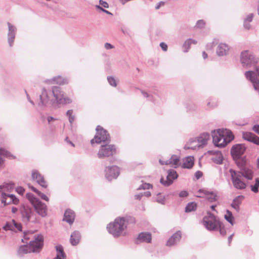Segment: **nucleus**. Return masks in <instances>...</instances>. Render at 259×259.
Wrapping results in <instances>:
<instances>
[{"instance_id":"51","label":"nucleus","mask_w":259,"mask_h":259,"mask_svg":"<svg viewBox=\"0 0 259 259\" xmlns=\"http://www.w3.org/2000/svg\"><path fill=\"white\" fill-rule=\"evenodd\" d=\"M188 195V193L186 191H182L179 194L180 197H186V196H187Z\"/></svg>"},{"instance_id":"43","label":"nucleus","mask_w":259,"mask_h":259,"mask_svg":"<svg viewBox=\"0 0 259 259\" xmlns=\"http://www.w3.org/2000/svg\"><path fill=\"white\" fill-rule=\"evenodd\" d=\"M219 230L220 231V234L224 236L226 235V230L225 229L224 226L222 225L221 222L220 223V227L219 228Z\"/></svg>"},{"instance_id":"24","label":"nucleus","mask_w":259,"mask_h":259,"mask_svg":"<svg viewBox=\"0 0 259 259\" xmlns=\"http://www.w3.org/2000/svg\"><path fill=\"white\" fill-rule=\"evenodd\" d=\"M81 239L80 234L78 231H74L70 236V242L72 245H77Z\"/></svg>"},{"instance_id":"18","label":"nucleus","mask_w":259,"mask_h":259,"mask_svg":"<svg viewBox=\"0 0 259 259\" xmlns=\"http://www.w3.org/2000/svg\"><path fill=\"white\" fill-rule=\"evenodd\" d=\"M258 68H256L255 72L254 71H248L244 74L246 79L250 81L253 84L259 81V76L257 72V70Z\"/></svg>"},{"instance_id":"20","label":"nucleus","mask_w":259,"mask_h":259,"mask_svg":"<svg viewBox=\"0 0 259 259\" xmlns=\"http://www.w3.org/2000/svg\"><path fill=\"white\" fill-rule=\"evenodd\" d=\"M159 162L162 165H171L175 167H177L179 165L180 159L177 156L172 155L169 160L166 161L159 160Z\"/></svg>"},{"instance_id":"54","label":"nucleus","mask_w":259,"mask_h":259,"mask_svg":"<svg viewBox=\"0 0 259 259\" xmlns=\"http://www.w3.org/2000/svg\"><path fill=\"white\" fill-rule=\"evenodd\" d=\"M96 7L98 9H100L101 10V11L104 12L105 13H107V14H111L109 12H108V11L103 9L102 7H101L100 6H97Z\"/></svg>"},{"instance_id":"36","label":"nucleus","mask_w":259,"mask_h":259,"mask_svg":"<svg viewBox=\"0 0 259 259\" xmlns=\"http://www.w3.org/2000/svg\"><path fill=\"white\" fill-rule=\"evenodd\" d=\"M225 218L230 224L233 225L234 217L231 211L228 210L226 211V213L225 214Z\"/></svg>"},{"instance_id":"63","label":"nucleus","mask_w":259,"mask_h":259,"mask_svg":"<svg viewBox=\"0 0 259 259\" xmlns=\"http://www.w3.org/2000/svg\"><path fill=\"white\" fill-rule=\"evenodd\" d=\"M232 237H233V235H231L229 237V243H230L232 241Z\"/></svg>"},{"instance_id":"14","label":"nucleus","mask_w":259,"mask_h":259,"mask_svg":"<svg viewBox=\"0 0 259 259\" xmlns=\"http://www.w3.org/2000/svg\"><path fill=\"white\" fill-rule=\"evenodd\" d=\"M105 171L106 176L109 180L116 178L119 175V169L117 166L106 167Z\"/></svg>"},{"instance_id":"52","label":"nucleus","mask_w":259,"mask_h":259,"mask_svg":"<svg viewBox=\"0 0 259 259\" xmlns=\"http://www.w3.org/2000/svg\"><path fill=\"white\" fill-rule=\"evenodd\" d=\"M253 16V15L252 14H250L247 17V18L246 19V21H248V22H251L252 20Z\"/></svg>"},{"instance_id":"50","label":"nucleus","mask_w":259,"mask_h":259,"mask_svg":"<svg viewBox=\"0 0 259 259\" xmlns=\"http://www.w3.org/2000/svg\"><path fill=\"white\" fill-rule=\"evenodd\" d=\"M160 46L161 47V48H162V49L163 51H167V46L165 43L161 42L160 44Z\"/></svg>"},{"instance_id":"58","label":"nucleus","mask_w":259,"mask_h":259,"mask_svg":"<svg viewBox=\"0 0 259 259\" xmlns=\"http://www.w3.org/2000/svg\"><path fill=\"white\" fill-rule=\"evenodd\" d=\"M74 119L75 117L74 116L72 115L71 116L69 117V120L70 123H72L74 121Z\"/></svg>"},{"instance_id":"21","label":"nucleus","mask_w":259,"mask_h":259,"mask_svg":"<svg viewBox=\"0 0 259 259\" xmlns=\"http://www.w3.org/2000/svg\"><path fill=\"white\" fill-rule=\"evenodd\" d=\"M243 138L247 141L253 142V143L259 145V137L252 133H244L243 134Z\"/></svg>"},{"instance_id":"41","label":"nucleus","mask_w":259,"mask_h":259,"mask_svg":"<svg viewBox=\"0 0 259 259\" xmlns=\"http://www.w3.org/2000/svg\"><path fill=\"white\" fill-rule=\"evenodd\" d=\"M9 36V42L10 44V45L11 46L14 42V39H15V33L11 32L9 33L8 34Z\"/></svg>"},{"instance_id":"32","label":"nucleus","mask_w":259,"mask_h":259,"mask_svg":"<svg viewBox=\"0 0 259 259\" xmlns=\"http://www.w3.org/2000/svg\"><path fill=\"white\" fill-rule=\"evenodd\" d=\"M197 41L192 39H188L186 40L183 46V49L184 52H187L190 48V46L192 44H196Z\"/></svg>"},{"instance_id":"48","label":"nucleus","mask_w":259,"mask_h":259,"mask_svg":"<svg viewBox=\"0 0 259 259\" xmlns=\"http://www.w3.org/2000/svg\"><path fill=\"white\" fill-rule=\"evenodd\" d=\"M205 22L203 20H199L197 23V25L198 27H202L204 26Z\"/></svg>"},{"instance_id":"2","label":"nucleus","mask_w":259,"mask_h":259,"mask_svg":"<svg viewBox=\"0 0 259 259\" xmlns=\"http://www.w3.org/2000/svg\"><path fill=\"white\" fill-rule=\"evenodd\" d=\"M127 224L124 218L117 217L107 227L108 231L114 237H118L125 235Z\"/></svg>"},{"instance_id":"19","label":"nucleus","mask_w":259,"mask_h":259,"mask_svg":"<svg viewBox=\"0 0 259 259\" xmlns=\"http://www.w3.org/2000/svg\"><path fill=\"white\" fill-rule=\"evenodd\" d=\"M208 153L212 157L211 160L217 164H221L223 162V156L221 152L220 151H209Z\"/></svg>"},{"instance_id":"9","label":"nucleus","mask_w":259,"mask_h":259,"mask_svg":"<svg viewBox=\"0 0 259 259\" xmlns=\"http://www.w3.org/2000/svg\"><path fill=\"white\" fill-rule=\"evenodd\" d=\"M116 152V149L114 145L106 144L101 146L98 156L100 158L110 157L115 154Z\"/></svg>"},{"instance_id":"27","label":"nucleus","mask_w":259,"mask_h":259,"mask_svg":"<svg viewBox=\"0 0 259 259\" xmlns=\"http://www.w3.org/2000/svg\"><path fill=\"white\" fill-rule=\"evenodd\" d=\"M137 240L140 242L150 243L152 240V236L150 233L142 232L139 235Z\"/></svg>"},{"instance_id":"17","label":"nucleus","mask_w":259,"mask_h":259,"mask_svg":"<svg viewBox=\"0 0 259 259\" xmlns=\"http://www.w3.org/2000/svg\"><path fill=\"white\" fill-rule=\"evenodd\" d=\"M32 178L33 180H35L37 183L44 188L47 187V184L44 178L39 174V172L33 170L32 172Z\"/></svg>"},{"instance_id":"37","label":"nucleus","mask_w":259,"mask_h":259,"mask_svg":"<svg viewBox=\"0 0 259 259\" xmlns=\"http://www.w3.org/2000/svg\"><path fill=\"white\" fill-rule=\"evenodd\" d=\"M2 156L7 157L9 156V154L4 149H0V166L2 165L4 163V160Z\"/></svg>"},{"instance_id":"16","label":"nucleus","mask_w":259,"mask_h":259,"mask_svg":"<svg viewBox=\"0 0 259 259\" xmlns=\"http://www.w3.org/2000/svg\"><path fill=\"white\" fill-rule=\"evenodd\" d=\"M2 202L4 203L5 205L11 203L17 204L19 203V199L16 198L13 195H7L5 193H3Z\"/></svg>"},{"instance_id":"62","label":"nucleus","mask_w":259,"mask_h":259,"mask_svg":"<svg viewBox=\"0 0 259 259\" xmlns=\"http://www.w3.org/2000/svg\"><path fill=\"white\" fill-rule=\"evenodd\" d=\"M54 120V118H53L52 117H49L48 118V121H49V122H51V121H52V120Z\"/></svg>"},{"instance_id":"57","label":"nucleus","mask_w":259,"mask_h":259,"mask_svg":"<svg viewBox=\"0 0 259 259\" xmlns=\"http://www.w3.org/2000/svg\"><path fill=\"white\" fill-rule=\"evenodd\" d=\"M72 114H73V110H69L67 112V115L69 117L71 116L72 115Z\"/></svg>"},{"instance_id":"3","label":"nucleus","mask_w":259,"mask_h":259,"mask_svg":"<svg viewBox=\"0 0 259 259\" xmlns=\"http://www.w3.org/2000/svg\"><path fill=\"white\" fill-rule=\"evenodd\" d=\"M43 245V237L37 236L34 240L30 241L29 244L20 247L18 252L20 254H25L31 252H37Z\"/></svg>"},{"instance_id":"12","label":"nucleus","mask_w":259,"mask_h":259,"mask_svg":"<svg viewBox=\"0 0 259 259\" xmlns=\"http://www.w3.org/2000/svg\"><path fill=\"white\" fill-rule=\"evenodd\" d=\"M198 193L200 195H198V197L205 198L210 202H214L218 199V196L215 192L200 189L199 190Z\"/></svg>"},{"instance_id":"33","label":"nucleus","mask_w":259,"mask_h":259,"mask_svg":"<svg viewBox=\"0 0 259 259\" xmlns=\"http://www.w3.org/2000/svg\"><path fill=\"white\" fill-rule=\"evenodd\" d=\"M40 98L42 104H47L49 101L52 100L48 95V93L46 89L42 90L41 95L40 96Z\"/></svg>"},{"instance_id":"56","label":"nucleus","mask_w":259,"mask_h":259,"mask_svg":"<svg viewBox=\"0 0 259 259\" xmlns=\"http://www.w3.org/2000/svg\"><path fill=\"white\" fill-rule=\"evenodd\" d=\"M164 5V3L163 2H160L158 3L157 6L156 7V9H158L161 6H163Z\"/></svg>"},{"instance_id":"13","label":"nucleus","mask_w":259,"mask_h":259,"mask_svg":"<svg viewBox=\"0 0 259 259\" xmlns=\"http://www.w3.org/2000/svg\"><path fill=\"white\" fill-rule=\"evenodd\" d=\"M245 150L244 146L238 144L233 146L231 149V154L234 159H238L244 153Z\"/></svg>"},{"instance_id":"30","label":"nucleus","mask_w":259,"mask_h":259,"mask_svg":"<svg viewBox=\"0 0 259 259\" xmlns=\"http://www.w3.org/2000/svg\"><path fill=\"white\" fill-rule=\"evenodd\" d=\"M244 199V196L240 195L236 197L233 201L231 206L235 209L237 211L239 209V205L241 203L242 201Z\"/></svg>"},{"instance_id":"25","label":"nucleus","mask_w":259,"mask_h":259,"mask_svg":"<svg viewBox=\"0 0 259 259\" xmlns=\"http://www.w3.org/2000/svg\"><path fill=\"white\" fill-rule=\"evenodd\" d=\"M74 218L75 214L74 212L70 209H68L64 213L63 221H65L70 224H71L74 222Z\"/></svg>"},{"instance_id":"23","label":"nucleus","mask_w":259,"mask_h":259,"mask_svg":"<svg viewBox=\"0 0 259 259\" xmlns=\"http://www.w3.org/2000/svg\"><path fill=\"white\" fill-rule=\"evenodd\" d=\"M194 164V158L192 156H188L183 159L182 167L184 168H191Z\"/></svg>"},{"instance_id":"26","label":"nucleus","mask_w":259,"mask_h":259,"mask_svg":"<svg viewBox=\"0 0 259 259\" xmlns=\"http://www.w3.org/2000/svg\"><path fill=\"white\" fill-rule=\"evenodd\" d=\"M21 213L23 218L26 222H28L30 220L31 216L33 213L32 209L28 207H23L21 210Z\"/></svg>"},{"instance_id":"42","label":"nucleus","mask_w":259,"mask_h":259,"mask_svg":"<svg viewBox=\"0 0 259 259\" xmlns=\"http://www.w3.org/2000/svg\"><path fill=\"white\" fill-rule=\"evenodd\" d=\"M156 201L159 203L164 204L165 199L163 195L161 194H159L156 197Z\"/></svg>"},{"instance_id":"46","label":"nucleus","mask_w":259,"mask_h":259,"mask_svg":"<svg viewBox=\"0 0 259 259\" xmlns=\"http://www.w3.org/2000/svg\"><path fill=\"white\" fill-rule=\"evenodd\" d=\"M8 27H9V33L13 32L15 33V29L13 27V26L10 23H8Z\"/></svg>"},{"instance_id":"64","label":"nucleus","mask_w":259,"mask_h":259,"mask_svg":"<svg viewBox=\"0 0 259 259\" xmlns=\"http://www.w3.org/2000/svg\"><path fill=\"white\" fill-rule=\"evenodd\" d=\"M4 228H5V229H11V228L9 227V226L8 224H7V225L5 226Z\"/></svg>"},{"instance_id":"31","label":"nucleus","mask_w":259,"mask_h":259,"mask_svg":"<svg viewBox=\"0 0 259 259\" xmlns=\"http://www.w3.org/2000/svg\"><path fill=\"white\" fill-rule=\"evenodd\" d=\"M52 81L53 83H56L59 85H64L65 84H67L68 83L67 79L64 78L61 76L54 77L52 79Z\"/></svg>"},{"instance_id":"4","label":"nucleus","mask_w":259,"mask_h":259,"mask_svg":"<svg viewBox=\"0 0 259 259\" xmlns=\"http://www.w3.org/2000/svg\"><path fill=\"white\" fill-rule=\"evenodd\" d=\"M26 197L33 206L38 214L42 217H45L47 215V207L45 204L35 198L31 193H27Z\"/></svg>"},{"instance_id":"45","label":"nucleus","mask_w":259,"mask_h":259,"mask_svg":"<svg viewBox=\"0 0 259 259\" xmlns=\"http://www.w3.org/2000/svg\"><path fill=\"white\" fill-rule=\"evenodd\" d=\"M203 176V173L201 171H197L195 174V176L197 180L200 179Z\"/></svg>"},{"instance_id":"59","label":"nucleus","mask_w":259,"mask_h":259,"mask_svg":"<svg viewBox=\"0 0 259 259\" xmlns=\"http://www.w3.org/2000/svg\"><path fill=\"white\" fill-rule=\"evenodd\" d=\"M151 187V185L149 184H146L144 187V189H149Z\"/></svg>"},{"instance_id":"11","label":"nucleus","mask_w":259,"mask_h":259,"mask_svg":"<svg viewBox=\"0 0 259 259\" xmlns=\"http://www.w3.org/2000/svg\"><path fill=\"white\" fill-rule=\"evenodd\" d=\"M210 138V135L208 133H203L197 138L192 140L191 143H197L194 146H190L189 143H187L185 146V148L187 149H195L196 147H199L201 146L205 145Z\"/></svg>"},{"instance_id":"40","label":"nucleus","mask_w":259,"mask_h":259,"mask_svg":"<svg viewBox=\"0 0 259 259\" xmlns=\"http://www.w3.org/2000/svg\"><path fill=\"white\" fill-rule=\"evenodd\" d=\"M259 187V178H256L255 179V183L254 185L251 186V191L253 192L256 193L258 192V189Z\"/></svg>"},{"instance_id":"1","label":"nucleus","mask_w":259,"mask_h":259,"mask_svg":"<svg viewBox=\"0 0 259 259\" xmlns=\"http://www.w3.org/2000/svg\"><path fill=\"white\" fill-rule=\"evenodd\" d=\"M213 143L215 146L224 147L234 139L231 131L219 129L214 131L212 134Z\"/></svg>"},{"instance_id":"35","label":"nucleus","mask_w":259,"mask_h":259,"mask_svg":"<svg viewBox=\"0 0 259 259\" xmlns=\"http://www.w3.org/2000/svg\"><path fill=\"white\" fill-rule=\"evenodd\" d=\"M29 187L34 192H35L37 195L40 197V198L47 201H49V198L44 194L41 193L39 191L37 190L35 188H34L32 186L29 185Z\"/></svg>"},{"instance_id":"8","label":"nucleus","mask_w":259,"mask_h":259,"mask_svg":"<svg viewBox=\"0 0 259 259\" xmlns=\"http://www.w3.org/2000/svg\"><path fill=\"white\" fill-rule=\"evenodd\" d=\"M52 91L55 100L58 103L66 104L71 103L72 100L68 97L66 96L60 88L53 87Z\"/></svg>"},{"instance_id":"61","label":"nucleus","mask_w":259,"mask_h":259,"mask_svg":"<svg viewBox=\"0 0 259 259\" xmlns=\"http://www.w3.org/2000/svg\"><path fill=\"white\" fill-rule=\"evenodd\" d=\"M202 56L204 59H206L207 58V54L205 52H203L202 53Z\"/></svg>"},{"instance_id":"5","label":"nucleus","mask_w":259,"mask_h":259,"mask_svg":"<svg viewBox=\"0 0 259 259\" xmlns=\"http://www.w3.org/2000/svg\"><path fill=\"white\" fill-rule=\"evenodd\" d=\"M220 223L221 222L210 212H208L207 215L204 217L203 220V225L209 231L219 230V228L220 227Z\"/></svg>"},{"instance_id":"44","label":"nucleus","mask_w":259,"mask_h":259,"mask_svg":"<svg viewBox=\"0 0 259 259\" xmlns=\"http://www.w3.org/2000/svg\"><path fill=\"white\" fill-rule=\"evenodd\" d=\"M108 82H109V83L113 86V87H116V80L115 79L112 77H109L108 78Z\"/></svg>"},{"instance_id":"53","label":"nucleus","mask_w":259,"mask_h":259,"mask_svg":"<svg viewBox=\"0 0 259 259\" xmlns=\"http://www.w3.org/2000/svg\"><path fill=\"white\" fill-rule=\"evenodd\" d=\"M253 130L259 134V125H255L253 127Z\"/></svg>"},{"instance_id":"55","label":"nucleus","mask_w":259,"mask_h":259,"mask_svg":"<svg viewBox=\"0 0 259 259\" xmlns=\"http://www.w3.org/2000/svg\"><path fill=\"white\" fill-rule=\"evenodd\" d=\"M105 47L107 49H112L113 48V46L109 43H106Z\"/></svg>"},{"instance_id":"28","label":"nucleus","mask_w":259,"mask_h":259,"mask_svg":"<svg viewBox=\"0 0 259 259\" xmlns=\"http://www.w3.org/2000/svg\"><path fill=\"white\" fill-rule=\"evenodd\" d=\"M229 50V47L225 44H220L217 48V54L219 56L226 55Z\"/></svg>"},{"instance_id":"29","label":"nucleus","mask_w":259,"mask_h":259,"mask_svg":"<svg viewBox=\"0 0 259 259\" xmlns=\"http://www.w3.org/2000/svg\"><path fill=\"white\" fill-rule=\"evenodd\" d=\"M241 174L242 176L247 179L248 180H252L253 178V171L252 169L248 168H243L241 169V171L239 172Z\"/></svg>"},{"instance_id":"39","label":"nucleus","mask_w":259,"mask_h":259,"mask_svg":"<svg viewBox=\"0 0 259 259\" xmlns=\"http://www.w3.org/2000/svg\"><path fill=\"white\" fill-rule=\"evenodd\" d=\"M33 237V233L28 232L24 233L23 239H22V241L23 243H27V241L31 239Z\"/></svg>"},{"instance_id":"6","label":"nucleus","mask_w":259,"mask_h":259,"mask_svg":"<svg viewBox=\"0 0 259 259\" xmlns=\"http://www.w3.org/2000/svg\"><path fill=\"white\" fill-rule=\"evenodd\" d=\"M96 130L97 131L96 134L91 141L92 145L95 143L100 144L102 142H105L110 140L109 134L102 126L100 125L97 126Z\"/></svg>"},{"instance_id":"38","label":"nucleus","mask_w":259,"mask_h":259,"mask_svg":"<svg viewBox=\"0 0 259 259\" xmlns=\"http://www.w3.org/2000/svg\"><path fill=\"white\" fill-rule=\"evenodd\" d=\"M197 207L196 203L194 202L189 203L185 208L186 212H190L196 209Z\"/></svg>"},{"instance_id":"15","label":"nucleus","mask_w":259,"mask_h":259,"mask_svg":"<svg viewBox=\"0 0 259 259\" xmlns=\"http://www.w3.org/2000/svg\"><path fill=\"white\" fill-rule=\"evenodd\" d=\"M178 174L174 170H171L168 172V175L166 177V180L164 178L160 179V182L164 186H169L172 184L173 181L178 178Z\"/></svg>"},{"instance_id":"34","label":"nucleus","mask_w":259,"mask_h":259,"mask_svg":"<svg viewBox=\"0 0 259 259\" xmlns=\"http://www.w3.org/2000/svg\"><path fill=\"white\" fill-rule=\"evenodd\" d=\"M57 256L54 259H65V254L63 251V249L62 246L59 245L56 246Z\"/></svg>"},{"instance_id":"7","label":"nucleus","mask_w":259,"mask_h":259,"mask_svg":"<svg viewBox=\"0 0 259 259\" xmlns=\"http://www.w3.org/2000/svg\"><path fill=\"white\" fill-rule=\"evenodd\" d=\"M240 61L244 67H250L257 63V60L248 51H244L241 53Z\"/></svg>"},{"instance_id":"60","label":"nucleus","mask_w":259,"mask_h":259,"mask_svg":"<svg viewBox=\"0 0 259 259\" xmlns=\"http://www.w3.org/2000/svg\"><path fill=\"white\" fill-rule=\"evenodd\" d=\"M18 209L16 207H13L12 208V211L13 213H16Z\"/></svg>"},{"instance_id":"49","label":"nucleus","mask_w":259,"mask_h":259,"mask_svg":"<svg viewBox=\"0 0 259 259\" xmlns=\"http://www.w3.org/2000/svg\"><path fill=\"white\" fill-rule=\"evenodd\" d=\"M99 3L100 5H101L104 8H108L109 7L108 3L106 2L102 1V0H100L99 1Z\"/></svg>"},{"instance_id":"22","label":"nucleus","mask_w":259,"mask_h":259,"mask_svg":"<svg viewBox=\"0 0 259 259\" xmlns=\"http://www.w3.org/2000/svg\"><path fill=\"white\" fill-rule=\"evenodd\" d=\"M182 238L181 232L179 231L174 234L167 241L166 245L171 246L175 245L177 242H179Z\"/></svg>"},{"instance_id":"10","label":"nucleus","mask_w":259,"mask_h":259,"mask_svg":"<svg viewBox=\"0 0 259 259\" xmlns=\"http://www.w3.org/2000/svg\"><path fill=\"white\" fill-rule=\"evenodd\" d=\"M229 171L234 186L237 189H244L246 187V184L241 180V176L239 172L232 169H230Z\"/></svg>"},{"instance_id":"47","label":"nucleus","mask_w":259,"mask_h":259,"mask_svg":"<svg viewBox=\"0 0 259 259\" xmlns=\"http://www.w3.org/2000/svg\"><path fill=\"white\" fill-rule=\"evenodd\" d=\"M16 191L19 194L23 195L24 193L25 190L23 188L20 187L17 188Z\"/></svg>"}]
</instances>
